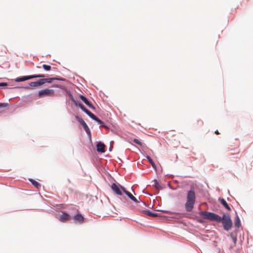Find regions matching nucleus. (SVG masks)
<instances>
[{
  "instance_id": "393cba45",
  "label": "nucleus",
  "mask_w": 253,
  "mask_h": 253,
  "mask_svg": "<svg viewBox=\"0 0 253 253\" xmlns=\"http://www.w3.org/2000/svg\"><path fill=\"white\" fill-rule=\"evenodd\" d=\"M154 183H155V187L158 189H159L160 188V185H159L157 180H155L154 181Z\"/></svg>"
},
{
  "instance_id": "1a4fd4ad",
  "label": "nucleus",
  "mask_w": 253,
  "mask_h": 253,
  "mask_svg": "<svg viewBox=\"0 0 253 253\" xmlns=\"http://www.w3.org/2000/svg\"><path fill=\"white\" fill-rule=\"evenodd\" d=\"M74 103L76 106L80 107V108L89 116L92 114V113L88 111L82 104L77 103L75 101H74Z\"/></svg>"
},
{
  "instance_id": "4468645a",
  "label": "nucleus",
  "mask_w": 253,
  "mask_h": 253,
  "mask_svg": "<svg viewBox=\"0 0 253 253\" xmlns=\"http://www.w3.org/2000/svg\"><path fill=\"white\" fill-rule=\"evenodd\" d=\"M105 145L100 142L98 143L96 145L97 151L101 153L105 152Z\"/></svg>"
},
{
  "instance_id": "a211bd4d",
  "label": "nucleus",
  "mask_w": 253,
  "mask_h": 253,
  "mask_svg": "<svg viewBox=\"0 0 253 253\" xmlns=\"http://www.w3.org/2000/svg\"><path fill=\"white\" fill-rule=\"evenodd\" d=\"M143 212L145 213L146 215H149L150 216L156 217L158 215L157 213L152 212L151 211L148 210L144 211Z\"/></svg>"
},
{
  "instance_id": "7c9ffc66",
  "label": "nucleus",
  "mask_w": 253,
  "mask_h": 253,
  "mask_svg": "<svg viewBox=\"0 0 253 253\" xmlns=\"http://www.w3.org/2000/svg\"><path fill=\"white\" fill-rule=\"evenodd\" d=\"M214 133H215L216 134H219V131H218L217 130H215V132H214Z\"/></svg>"
},
{
  "instance_id": "4be33fe9",
  "label": "nucleus",
  "mask_w": 253,
  "mask_h": 253,
  "mask_svg": "<svg viewBox=\"0 0 253 253\" xmlns=\"http://www.w3.org/2000/svg\"><path fill=\"white\" fill-rule=\"evenodd\" d=\"M237 220L235 222V225L236 227H239L240 225V221L238 216H237Z\"/></svg>"
},
{
  "instance_id": "f03ea898",
  "label": "nucleus",
  "mask_w": 253,
  "mask_h": 253,
  "mask_svg": "<svg viewBox=\"0 0 253 253\" xmlns=\"http://www.w3.org/2000/svg\"><path fill=\"white\" fill-rule=\"evenodd\" d=\"M199 214L203 217L204 218L211 221H214L217 222L221 221V217L218 215L208 211H200Z\"/></svg>"
},
{
  "instance_id": "2eb2a0df",
  "label": "nucleus",
  "mask_w": 253,
  "mask_h": 253,
  "mask_svg": "<svg viewBox=\"0 0 253 253\" xmlns=\"http://www.w3.org/2000/svg\"><path fill=\"white\" fill-rule=\"evenodd\" d=\"M220 202L221 204L228 211H230L231 208L226 202V201L224 199H220Z\"/></svg>"
},
{
  "instance_id": "cd10ccee",
  "label": "nucleus",
  "mask_w": 253,
  "mask_h": 253,
  "mask_svg": "<svg viewBox=\"0 0 253 253\" xmlns=\"http://www.w3.org/2000/svg\"><path fill=\"white\" fill-rule=\"evenodd\" d=\"M198 124H200V125H202L203 124V122L201 120H198L197 121Z\"/></svg>"
},
{
  "instance_id": "39448f33",
  "label": "nucleus",
  "mask_w": 253,
  "mask_h": 253,
  "mask_svg": "<svg viewBox=\"0 0 253 253\" xmlns=\"http://www.w3.org/2000/svg\"><path fill=\"white\" fill-rule=\"evenodd\" d=\"M39 97L42 96H54V90L51 89H45L41 90L39 91Z\"/></svg>"
},
{
  "instance_id": "aec40b11",
  "label": "nucleus",
  "mask_w": 253,
  "mask_h": 253,
  "mask_svg": "<svg viewBox=\"0 0 253 253\" xmlns=\"http://www.w3.org/2000/svg\"><path fill=\"white\" fill-rule=\"evenodd\" d=\"M37 82L38 83L39 86L42 85L45 83L44 78L39 80L37 81Z\"/></svg>"
},
{
  "instance_id": "a878e982",
  "label": "nucleus",
  "mask_w": 253,
  "mask_h": 253,
  "mask_svg": "<svg viewBox=\"0 0 253 253\" xmlns=\"http://www.w3.org/2000/svg\"><path fill=\"white\" fill-rule=\"evenodd\" d=\"M7 85L6 83H0V87L5 86Z\"/></svg>"
},
{
  "instance_id": "9b49d317",
  "label": "nucleus",
  "mask_w": 253,
  "mask_h": 253,
  "mask_svg": "<svg viewBox=\"0 0 253 253\" xmlns=\"http://www.w3.org/2000/svg\"><path fill=\"white\" fill-rule=\"evenodd\" d=\"M112 190L117 195H122V192L119 187L115 184L113 183L111 185Z\"/></svg>"
},
{
  "instance_id": "0eeeda50",
  "label": "nucleus",
  "mask_w": 253,
  "mask_h": 253,
  "mask_svg": "<svg viewBox=\"0 0 253 253\" xmlns=\"http://www.w3.org/2000/svg\"><path fill=\"white\" fill-rule=\"evenodd\" d=\"M89 117L94 120V121H96L101 126L104 127L105 128H108V127L105 125L104 123L102 122L100 119H99L98 118H97L95 115H94L93 113H92Z\"/></svg>"
},
{
  "instance_id": "20e7f679",
  "label": "nucleus",
  "mask_w": 253,
  "mask_h": 253,
  "mask_svg": "<svg viewBox=\"0 0 253 253\" xmlns=\"http://www.w3.org/2000/svg\"><path fill=\"white\" fill-rule=\"evenodd\" d=\"M45 75L43 74L41 75H33L26 76H23L21 77H18L15 79V81L16 82H23L25 81H27L28 80H30L34 78H38L41 77H44Z\"/></svg>"
},
{
  "instance_id": "7ed1b4c3",
  "label": "nucleus",
  "mask_w": 253,
  "mask_h": 253,
  "mask_svg": "<svg viewBox=\"0 0 253 253\" xmlns=\"http://www.w3.org/2000/svg\"><path fill=\"white\" fill-rule=\"evenodd\" d=\"M221 221L225 230L228 231L231 229L232 227V222L228 214H224L221 217Z\"/></svg>"
},
{
  "instance_id": "c85d7f7f",
  "label": "nucleus",
  "mask_w": 253,
  "mask_h": 253,
  "mask_svg": "<svg viewBox=\"0 0 253 253\" xmlns=\"http://www.w3.org/2000/svg\"><path fill=\"white\" fill-rule=\"evenodd\" d=\"M5 106H6L5 104H4V103H0V107H5Z\"/></svg>"
},
{
  "instance_id": "2f4dec72",
  "label": "nucleus",
  "mask_w": 253,
  "mask_h": 253,
  "mask_svg": "<svg viewBox=\"0 0 253 253\" xmlns=\"http://www.w3.org/2000/svg\"><path fill=\"white\" fill-rule=\"evenodd\" d=\"M24 88L26 89H30V87H29V86H26V87H25Z\"/></svg>"
},
{
  "instance_id": "b1692460",
  "label": "nucleus",
  "mask_w": 253,
  "mask_h": 253,
  "mask_svg": "<svg viewBox=\"0 0 253 253\" xmlns=\"http://www.w3.org/2000/svg\"><path fill=\"white\" fill-rule=\"evenodd\" d=\"M43 68L46 71H49L51 69V66L45 64L42 65Z\"/></svg>"
},
{
  "instance_id": "6ab92c4d",
  "label": "nucleus",
  "mask_w": 253,
  "mask_h": 253,
  "mask_svg": "<svg viewBox=\"0 0 253 253\" xmlns=\"http://www.w3.org/2000/svg\"><path fill=\"white\" fill-rule=\"evenodd\" d=\"M146 159L148 160L149 162L151 164V165H152V167L153 168H154L155 169H156V165L155 164L154 162H153V161L152 160V159L150 158V156H147L146 157Z\"/></svg>"
},
{
  "instance_id": "6e6552de",
  "label": "nucleus",
  "mask_w": 253,
  "mask_h": 253,
  "mask_svg": "<svg viewBox=\"0 0 253 253\" xmlns=\"http://www.w3.org/2000/svg\"><path fill=\"white\" fill-rule=\"evenodd\" d=\"M121 190L124 191L125 193H126L127 196L133 202L136 203H139L138 201L136 199L135 197H134L128 191H126L124 187H121Z\"/></svg>"
},
{
  "instance_id": "f257e3e1",
  "label": "nucleus",
  "mask_w": 253,
  "mask_h": 253,
  "mask_svg": "<svg viewBox=\"0 0 253 253\" xmlns=\"http://www.w3.org/2000/svg\"><path fill=\"white\" fill-rule=\"evenodd\" d=\"M196 202V194L193 189L188 191L186 195V201L185 208L187 211H191L194 208Z\"/></svg>"
},
{
  "instance_id": "9d476101",
  "label": "nucleus",
  "mask_w": 253,
  "mask_h": 253,
  "mask_svg": "<svg viewBox=\"0 0 253 253\" xmlns=\"http://www.w3.org/2000/svg\"><path fill=\"white\" fill-rule=\"evenodd\" d=\"M71 218L70 215L66 213L63 212L59 217V220L61 222H64L69 220Z\"/></svg>"
},
{
  "instance_id": "c756f323",
  "label": "nucleus",
  "mask_w": 253,
  "mask_h": 253,
  "mask_svg": "<svg viewBox=\"0 0 253 253\" xmlns=\"http://www.w3.org/2000/svg\"><path fill=\"white\" fill-rule=\"evenodd\" d=\"M197 221L199 223H203V220L202 219H197Z\"/></svg>"
},
{
  "instance_id": "f8f14e48",
  "label": "nucleus",
  "mask_w": 253,
  "mask_h": 253,
  "mask_svg": "<svg viewBox=\"0 0 253 253\" xmlns=\"http://www.w3.org/2000/svg\"><path fill=\"white\" fill-rule=\"evenodd\" d=\"M73 219L76 222H78L80 224L83 223L84 221V217L81 214L75 215Z\"/></svg>"
},
{
  "instance_id": "412c9836",
  "label": "nucleus",
  "mask_w": 253,
  "mask_h": 253,
  "mask_svg": "<svg viewBox=\"0 0 253 253\" xmlns=\"http://www.w3.org/2000/svg\"><path fill=\"white\" fill-rule=\"evenodd\" d=\"M29 85L32 87L39 86L38 83L37 82H32L29 83Z\"/></svg>"
},
{
  "instance_id": "ddd939ff",
  "label": "nucleus",
  "mask_w": 253,
  "mask_h": 253,
  "mask_svg": "<svg viewBox=\"0 0 253 253\" xmlns=\"http://www.w3.org/2000/svg\"><path fill=\"white\" fill-rule=\"evenodd\" d=\"M80 98L89 107H90L91 109H94L95 107L91 104L88 100L86 99V97H85L84 96L81 95L80 96Z\"/></svg>"
},
{
  "instance_id": "423d86ee",
  "label": "nucleus",
  "mask_w": 253,
  "mask_h": 253,
  "mask_svg": "<svg viewBox=\"0 0 253 253\" xmlns=\"http://www.w3.org/2000/svg\"><path fill=\"white\" fill-rule=\"evenodd\" d=\"M77 119L79 122L83 126L86 132L89 135H91V132L88 128L87 125L85 123V122L84 121V120L80 117H77Z\"/></svg>"
},
{
  "instance_id": "f3484780",
  "label": "nucleus",
  "mask_w": 253,
  "mask_h": 253,
  "mask_svg": "<svg viewBox=\"0 0 253 253\" xmlns=\"http://www.w3.org/2000/svg\"><path fill=\"white\" fill-rule=\"evenodd\" d=\"M29 180L37 188L39 189L41 187V184L36 180L32 179H30Z\"/></svg>"
},
{
  "instance_id": "5701e85b",
  "label": "nucleus",
  "mask_w": 253,
  "mask_h": 253,
  "mask_svg": "<svg viewBox=\"0 0 253 253\" xmlns=\"http://www.w3.org/2000/svg\"><path fill=\"white\" fill-rule=\"evenodd\" d=\"M133 141L138 145L142 146V143L139 140L135 138L133 140Z\"/></svg>"
},
{
  "instance_id": "dca6fc26",
  "label": "nucleus",
  "mask_w": 253,
  "mask_h": 253,
  "mask_svg": "<svg viewBox=\"0 0 253 253\" xmlns=\"http://www.w3.org/2000/svg\"><path fill=\"white\" fill-rule=\"evenodd\" d=\"M45 83H51L53 80H61L65 81V79L63 78H44Z\"/></svg>"
},
{
  "instance_id": "bb28decb",
  "label": "nucleus",
  "mask_w": 253,
  "mask_h": 253,
  "mask_svg": "<svg viewBox=\"0 0 253 253\" xmlns=\"http://www.w3.org/2000/svg\"><path fill=\"white\" fill-rule=\"evenodd\" d=\"M231 237H232V239H233V240L234 242L235 243H236V237H234V236H232V234H231Z\"/></svg>"
}]
</instances>
